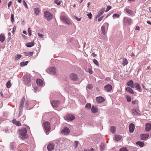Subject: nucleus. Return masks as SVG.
Segmentation results:
<instances>
[{
  "label": "nucleus",
  "instance_id": "obj_1",
  "mask_svg": "<svg viewBox=\"0 0 151 151\" xmlns=\"http://www.w3.org/2000/svg\"><path fill=\"white\" fill-rule=\"evenodd\" d=\"M27 130L26 128H21L19 131V137L22 139H24L26 137Z\"/></svg>",
  "mask_w": 151,
  "mask_h": 151
},
{
  "label": "nucleus",
  "instance_id": "obj_2",
  "mask_svg": "<svg viewBox=\"0 0 151 151\" xmlns=\"http://www.w3.org/2000/svg\"><path fill=\"white\" fill-rule=\"evenodd\" d=\"M60 18L61 20H63L66 24L68 25L70 24H71V22L69 21L68 19L65 15V13L63 12L62 13Z\"/></svg>",
  "mask_w": 151,
  "mask_h": 151
},
{
  "label": "nucleus",
  "instance_id": "obj_3",
  "mask_svg": "<svg viewBox=\"0 0 151 151\" xmlns=\"http://www.w3.org/2000/svg\"><path fill=\"white\" fill-rule=\"evenodd\" d=\"M44 17L48 21H50L53 18V15L48 11H45L44 12Z\"/></svg>",
  "mask_w": 151,
  "mask_h": 151
},
{
  "label": "nucleus",
  "instance_id": "obj_4",
  "mask_svg": "<svg viewBox=\"0 0 151 151\" xmlns=\"http://www.w3.org/2000/svg\"><path fill=\"white\" fill-rule=\"evenodd\" d=\"M132 21V20L130 18L124 17L123 18V22L125 26L130 25Z\"/></svg>",
  "mask_w": 151,
  "mask_h": 151
},
{
  "label": "nucleus",
  "instance_id": "obj_5",
  "mask_svg": "<svg viewBox=\"0 0 151 151\" xmlns=\"http://www.w3.org/2000/svg\"><path fill=\"white\" fill-rule=\"evenodd\" d=\"M43 125L46 132H49L50 129V124L49 122L44 121Z\"/></svg>",
  "mask_w": 151,
  "mask_h": 151
},
{
  "label": "nucleus",
  "instance_id": "obj_6",
  "mask_svg": "<svg viewBox=\"0 0 151 151\" xmlns=\"http://www.w3.org/2000/svg\"><path fill=\"white\" fill-rule=\"evenodd\" d=\"M70 79L73 81H77L78 79V76L75 73H71L69 76Z\"/></svg>",
  "mask_w": 151,
  "mask_h": 151
},
{
  "label": "nucleus",
  "instance_id": "obj_7",
  "mask_svg": "<svg viewBox=\"0 0 151 151\" xmlns=\"http://www.w3.org/2000/svg\"><path fill=\"white\" fill-rule=\"evenodd\" d=\"M31 81V77L29 76H26L24 77V82L25 84L27 85Z\"/></svg>",
  "mask_w": 151,
  "mask_h": 151
},
{
  "label": "nucleus",
  "instance_id": "obj_8",
  "mask_svg": "<svg viewBox=\"0 0 151 151\" xmlns=\"http://www.w3.org/2000/svg\"><path fill=\"white\" fill-rule=\"evenodd\" d=\"M47 72L52 75L55 74L56 72V68L54 67L50 68L47 70Z\"/></svg>",
  "mask_w": 151,
  "mask_h": 151
},
{
  "label": "nucleus",
  "instance_id": "obj_9",
  "mask_svg": "<svg viewBox=\"0 0 151 151\" xmlns=\"http://www.w3.org/2000/svg\"><path fill=\"white\" fill-rule=\"evenodd\" d=\"M65 118V119L70 121L75 119V117L73 114H68L66 116Z\"/></svg>",
  "mask_w": 151,
  "mask_h": 151
},
{
  "label": "nucleus",
  "instance_id": "obj_10",
  "mask_svg": "<svg viewBox=\"0 0 151 151\" xmlns=\"http://www.w3.org/2000/svg\"><path fill=\"white\" fill-rule=\"evenodd\" d=\"M70 130L68 128L65 127L61 131V133L65 135H67L70 132Z\"/></svg>",
  "mask_w": 151,
  "mask_h": 151
},
{
  "label": "nucleus",
  "instance_id": "obj_11",
  "mask_svg": "<svg viewBox=\"0 0 151 151\" xmlns=\"http://www.w3.org/2000/svg\"><path fill=\"white\" fill-rule=\"evenodd\" d=\"M60 104V101H53L51 102L52 106L54 107H57Z\"/></svg>",
  "mask_w": 151,
  "mask_h": 151
},
{
  "label": "nucleus",
  "instance_id": "obj_12",
  "mask_svg": "<svg viewBox=\"0 0 151 151\" xmlns=\"http://www.w3.org/2000/svg\"><path fill=\"white\" fill-rule=\"evenodd\" d=\"M96 101L98 103H101L103 102L105 100L104 98L101 96L98 97L96 98Z\"/></svg>",
  "mask_w": 151,
  "mask_h": 151
},
{
  "label": "nucleus",
  "instance_id": "obj_13",
  "mask_svg": "<svg viewBox=\"0 0 151 151\" xmlns=\"http://www.w3.org/2000/svg\"><path fill=\"white\" fill-rule=\"evenodd\" d=\"M25 102V97H24L22 99L21 101L20 102L19 104L20 106L19 107V109L22 110V108L23 107V104Z\"/></svg>",
  "mask_w": 151,
  "mask_h": 151
},
{
  "label": "nucleus",
  "instance_id": "obj_14",
  "mask_svg": "<svg viewBox=\"0 0 151 151\" xmlns=\"http://www.w3.org/2000/svg\"><path fill=\"white\" fill-rule=\"evenodd\" d=\"M105 89L107 91H111L112 89V86L110 84H108L106 85L104 87Z\"/></svg>",
  "mask_w": 151,
  "mask_h": 151
},
{
  "label": "nucleus",
  "instance_id": "obj_15",
  "mask_svg": "<svg viewBox=\"0 0 151 151\" xmlns=\"http://www.w3.org/2000/svg\"><path fill=\"white\" fill-rule=\"evenodd\" d=\"M54 145L53 143L49 144L47 147V150L49 151H51L54 148Z\"/></svg>",
  "mask_w": 151,
  "mask_h": 151
},
{
  "label": "nucleus",
  "instance_id": "obj_16",
  "mask_svg": "<svg viewBox=\"0 0 151 151\" xmlns=\"http://www.w3.org/2000/svg\"><path fill=\"white\" fill-rule=\"evenodd\" d=\"M149 136L148 134H142L141 135V139L142 140H145Z\"/></svg>",
  "mask_w": 151,
  "mask_h": 151
},
{
  "label": "nucleus",
  "instance_id": "obj_17",
  "mask_svg": "<svg viewBox=\"0 0 151 151\" xmlns=\"http://www.w3.org/2000/svg\"><path fill=\"white\" fill-rule=\"evenodd\" d=\"M151 129V124L149 123H147L145 125V131L149 132Z\"/></svg>",
  "mask_w": 151,
  "mask_h": 151
},
{
  "label": "nucleus",
  "instance_id": "obj_18",
  "mask_svg": "<svg viewBox=\"0 0 151 151\" xmlns=\"http://www.w3.org/2000/svg\"><path fill=\"white\" fill-rule=\"evenodd\" d=\"M105 10V8H104L103 9H101L98 12V14L97 16H96V18H97L101 16L103 14Z\"/></svg>",
  "mask_w": 151,
  "mask_h": 151
},
{
  "label": "nucleus",
  "instance_id": "obj_19",
  "mask_svg": "<svg viewBox=\"0 0 151 151\" xmlns=\"http://www.w3.org/2000/svg\"><path fill=\"white\" fill-rule=\"evenodd\" d=\"M129 130L130 132H133L134 130V124L131 123L129 125Z\"/></svg>",
  "mask_w": 151,
  "mask_h": 151
},
{
  "label": "nucleus",
  "instance_id": "obj_20",
  "mask_svg": "<svg viewBox=\"0 0 151 151\" xmlns=\"http://www.w3.org/2000/svg\"><path fill=\"white\" fill-rule=\"evenodd\" d=\"M132 113L133 115L135 116H139L140 114L135 109H133L132 110Z\"/></svg>",
  "mask_w": 151,
  "mask_h": 151
},
{
  "label": "nucleus",
  "instance_id": "obj_21",
  "mask_svg": "<svg viewBox=\"0 0 151 151\" xmlns=\"http://www.w3.org/2000/svg\"><path fill=\"white\" fill-rule=\"evenodd\" d=\"M36 83L37 85L40 86H42L43 84V81L41 79H38L36 81Z\"/></svg>",
  "mask_w": 151,
  "mask_h": 151
},
{
  "label": "nucleus",
  "instance_id": "obj_22",
  "mask_svg": "<svg viewBox=\"0 0 151 151\" xmlns=\"http://www.w3.org/2000/svg\"><path fill=\"white\" fill-rule=\"evenodd\" d=\"M91 110L93 113H95L98 111V109L96 106H92Z\"/></svg>",
  "mask_w": 151,
  "mask_h": 151
},
{
  "label": "nucleus",
  "instance_id": "obj_23",
  "mask_svg": "<svg viewBox=\"0 0 151 151\" xmlns=\"http://www.w3.org/2000/svg\"><path fill=\"white\" fill-rule=\"evenodd\" d=\"M12 122L13 124H15L17 126H19L21 125V124L19 121H17L15 119H14L12 120Z\"/></svg>",
  "mask_w": 151,
  "mask_h": 151
},
{
  "label": "nucleus",
  "instance_id": "obj_24",
  "mask_svg": "<svg viewBox=\"0 0 151 151\" xmlns=\"http://www.w3.org/2000/svg\"><path fill=\"white\" fill-rule=\"evenodd\" d=\"M23 54L27 56L30 57V56H32L33 54V52H23Z\"/></svg>",
  "mask_w": 151,
  "mask_h": 151
},
{
  "label": "nucleus",
  "instance_id": "obj_25",
  "mask_svg": "<svg viewBox=\"0 0 151 151\" xmlns=\"http://www.w3.org/2000/svg\"><path fill=\"white\" fill-rule=\"evenodd\" d=\"M34 45V41H32L30 42H29L27 43L26 44V46L27 47H30L33 46Z\"/></svg>",
  "mask_w": 151,
  "mask_h": 151
},
{
  "label": "nucleus",
  "instance_id": "obj_26",
  "mask_svg": "<svg viewBox=\"0 0 151 151\" xmlns=\"http://www.w3.org/2000/svg\"><path fill=\"white\" fill-rule=\"evenodd\" d=\"M35 14L36 15H38L39 14V12H40V10L38 8H35L34 9Z\"/></svg>",
  "mask_w": 151,
  "mask_h": 151
},
{
  "label": "nucleus",
  "instance_id": "obj_27",
  "mask_svg": "<svg viewBox=\"0 0 151 151\" xmlns=\"http://www.w3.org/2000/svg\"><path fill=\"white\" fill-rule=\"evenodd\" d=\"M127 85L131 87L132 88H134L133 82L132 80H130L128 83H127Z\"/></svg>",
  "mask_w": 151,
  "mask_h": 151
},
{
  "label": "nucleus",
  "instance_id": "obj_28",
  "mask_svg": "<svg viewBox=\"0 0 151 151\" xmlns=\"http://www.w3.org/2000/svg\"><path fill=\"white\" fill-rule=\"evenodd\" d=\"M126 90L127 91L129 92L132 94H133L134 93V92L132 89L129 87H127L126 88Z\"/></svg>",
  "mask_w": 151,
  "mask_h": 151
},
{
  "label": "nucleus",
  "instance_id": "obj_29",
  "mask_svg": "<svg viewBox=\"0 0 151 151\" xmlns=\"http://www.w3.org/2000/svg\"><path fill=\"white\" fill-rule=\"evenodd\" d=\"M128 62L127 59L125 58H123V62L122 63V64L124 66L125 65H126L128 64Z\"/></svg>",
  "mask_w": 151,
  "mask_h": 151
},
{
  "label": "nucleus",
  "instance_id": "obj_30",
  "mask_svg": "<svg viewBox=\"0 0 151 151\" xmlns=\"http://www.w3.org/2000/svg\"><path fill=\"white\" fill-rule=\"evenodd\" d=\"M136 144L142 147L144 145V143L143 142L138 141L136 142Z\"/></svg>",
  "mask_w": 151,
  "mask_h": 151
},
{
  "label": "nucleus",
  "instance_id": "obj_31",
  "mask_svg": "<svg viewBox=\"0 0 151 151\" xmlns=\"http://www.w3.org/2000/svg\"><path fill=\"white\" fill-rule=\"evenodd\" d=\"M110 130L111 132L113 133H114L116 131V127L114 126H112L110 127Z\"/></svg>",
  "mask_w": 151,
  "mask_h": 151
},
{
  "label": "nucleus",
  "instance_id": "obj_32",
  "mask_svg": "<svg viewBox=\"0 0 151 151\" xmlns=\"http://www.w3.org/2000/svg\"><path fill=\"white\" fill-rule=\"evenodd\" d=\"M125 11L127 13L130 15H132L134 14V12L132 10H129V9H126Z\"/></svg>",
  "mask_w": 151,
  "mask_h": 151
},
{
  "label": "nucleus",
  "instance_id": "obj_33",
  "mask_svg": "<svg viewBox=\"0 0 151 151\" xmlns=\"http://www.w3.org/2000/svg\"><path fill=\"white\" fill-rule=\"evenodd\" d=\"M134 85L135 86L136 88L138 89L139 91H140L141 90V87L139 84V83H134Z\"/></svg>",
  "mask_w": 151,
  "mask_h": 151
},
{
  "label": "nucleus",
  "instance_id": "obj_34",
  "mask_svg": "<svg viewBox=\"0 0 151 151\" xmlns=\"http://www.w3.org/2000/svg\"><path fill=\"white\" fill-rule=\"evenodd\" d=\"M28 63V61H26V62H22L20 63V65L21 66H24L27 65Z\"/></svg>",
  "mask_w": 151,
  "mask_h": 151
},
{
  "label": "nucleus",
  "instance_id": "obj_35",
  "mask_svg": "<svg viewBox=\"0 0 151 151\" xmlns=\"http://www.w3.org/2000/svg\"><path fill=\"white\" fill-rule=\"evenodd\" d=\"M101 30L102 32L104 35H105L106 34L105 27V26H103L101 27Z\"/></svg>",
  "mask_w": 151,
  "mask_h": 151
},
{
  "label": "nucleus",
  "instance_id": "obj_36",
  "mask_svg": "<svg viewBox=\"0 0 151 151\" xmlns=\"http://www.w3.org/2000/svg\"><path fill=\"white\" fill-rule=\"evenodd\" d=\"M105 148L104 144L102 143L100 145V149L101 151L103 150Z\"/></svg>",
  "mask_w": 151,
  "mask_h": 151
},
{
  "label": "nucleus",
  "instance_id": "obj_37",
  "mask_svg": "<svg viewBox=\"0 0 151 151\" xmlns=\"http://www.w3.org/2000/svg\"><path fill=\"white\" fill-rule=\"evenodd\" d=\"M5 40V37L3 35L1 34L0 35V41L3 42Z\"/></svg>",
  "mask_w": 151,
  "mask_h": 151
},
{
  "label": "nucleus",
  "instance_id": "obj_38",
  "mask_svg": "<svg viewBox=\"0 0 151 151\" xmlns=\"http://www.w3.org/2000/svg\"><path fill=\"white\" fill-rule=\"evenodd\" d=\"M121 139V137L120 135H115V139L116 141H118Z\"/></svg>",
  "mask_w": 151,
  "mask_h": 151
},
{
  "label": "nucleus",
  "instance_id": "obj_39",
  "mask_svg": "<svg viewBox=\"0 0 151 151\" xmlns=\"http://www.w3.org/2000/svg\"><path fill=\"white\" fill-rule=\"evenodd\" d=\"M11 86V82L10 81H8L6 83V86L7 88H9Z\"/></svg>",
  "mask_w": 151,
  "mask_h": 151
},
{
  "label": "nucleus",
  "instance_id": "obj_40",
  "mask_svg": "<svg viewBox=\"0 0 151 151\" xmlns=\"http://www.w3.org/2000/svg\"><path fill=\"white\" fill-rule=\"evenodd\" d=\"M85 107L88 109H90L91 108V104H87L85 106Z\"/></svg>",
  "mask_w": 151,
  "mask_h": 151
},
{
  "label": "nucleus",
  "instance_id": "obj_41",
  "mask_svg": "<svg viewBox=\"0 0 151 151\" xmlns=\"http://www.w3.org/2000/svg\"><path fill=\"white\" fill-rule=\"evenodd\" d=\"M54 2L58 5H59L60 4V1L58 0H54Z\"/></svg>",
  "mask_w": 151,
  "mask_h": 151
},
{
  "label": "nucleus",
  "instance_id": "obj_42",
  "mask_svg": "<svg viewBox=\"0 0 151 151\" xmlns=\"http://www.w3.org/2000/svg\"><path fill=\"white\" fill-rule=\"evenodd\" d=\"M22 2L23 4L24 5L25 7L27 8V9H28V6L26 3L25 1L24 0H23Z\"/></svg>",
  "mask_w": 151,
  "mask_h": 151
},
{
  "label": "nucleus",
  "instance_id": "obj_43",
  "mask_svg": "<svg viewBox=\"0 0 151 151\" xmlns=\"http://www.w3.org/2000/svg\"><path fill=\"white\" fill-rule=\"evenodd\" d=\"M93 62L97 66H99V63L97 60L96 59H94L93 60Z\"/></svg>",
  "mask_w": 151,
  "mask_h": 151
},
{
  "label": "nucleus",
  "instance_id": "obj_44",
  "mask_svg": "<svg viewBox=\"0 0 151 151\" xmlns=\"http://www.w3.org/2000/svg\"><path fill=\"white\" fill-rule=\"evenodd\" d=\"M28 32L29 33V36H31L32 34H31V30L30 28H29L28 29Z\"/></svg>",
  "mask_w": 151,
  "mask_h": 151
},
{
  "label": "nucleus",
  "instance_id": "obj_45",
  "mask_svg": "<svg viewBox=\"0 0 151 151\" xmlns=\"http://www.w3.org/2000/svg\"><path fill=\"white\" fill-rule=\"evenodd\" d=\"M78 144V141H76L74 142V146L75 148H76Z\"/></svg>",
  "mask_w": 151,
  "mask_h": 151
},
{
  "label": "nucleus",
  "instance_id": "obj_46",
  "mask_svg": "<svg viewBox=\"0 0 151 151\" xmlns=\"http://www.w3.org/2000/svg\"><path fill=\"white\" fill-rule=\"evenodd\" d=\"M127 100L128 102H130L131 101V98L129 96H127Z\"/></svg>",
  "mask_w": 151,
  "mask_h": 151
},
{
  "label": "nucleus",
  "instance_id": "obj_47",
  "mask_svg": "<svg viewBox=\"0 0 151 151\" xmlns=\"http://www.w3.org/2000/svg\"><path fill=\"white\" fill-rule=\"evenodd\" d=\"M14 17L13 14H12L11 15V21L12 23L14 22Z\"/></svg>",
  "mask_w": 151,
  "mask_h": 151
},
{
  "label": "nucleus",
  "instance_id": "obj_48",
  "mask_svg": "<svg viewBox=\"0 0 151 151\" xmlns=\"http://www.w3.org/2000/svg\"><path fill=\"white\" fill-rule=\"evenodd\" d=\"M16 56L17 57H16V60H19L22 57V55H20L17 54L16 55Z\"/></svg>",
  "mask_w": 151,
  "mask_h": 151
},
{
  "label": "nucleus",
  "instance_id": "obj_49",
  "mask_svg": "<svg viewBox=\"0 0 151 151\" xmlns=\"http://www.w3.org/2000/svg\"><path fill=\"white\" fill-rule=\"evenodd\" d=\"M119 14H114L113 15V17H116V18H118L119 17Z\"/></svg>",
  "mask_w": 151,
  "mask_h": 151
},
{
  "label": "nucleus",
  "instance_id": "obj_50",
  "mask_svg": "<svg viewBox=\"0 0 151 151\" xmlns=\"http://www.w3.org/2000/svg\"><path fill=\"white\" fill-rule=\"evenodd\" d=\"M93 88V86L91 84H89L88 86V88L90 89H92Z\"/></svg>",
  "mask_w": 151,
  "mask_h": 151
},
{
  "label": "nucleus",
  "instance_id": "obj_51",
  "mask_svg": "<svg viewBox=\"0 0 151 151\" xmlns=\"http://www.w3.org/2000/svg\"><path fill=\"white\" fill-rule=\"evenodd\" d=\"M24 103H25V106L27 107L28 106L29 103L28 101L25 100V102Z\"/></svg>",
  "mask_w": 151,
  "mask_h": 151
},
{
  "label": "nucleus",
  "instance_id": "obj_52",
  "mask_svg": "<svg viewBox=\"0 0 151 151\" xmlns=\"http://www.w3.org/2000/svg\"><path fill=\"white\" fill-rule=\"evenodd\" d=\"M119 151H128L126 148H123L120 150Z\"/></svg>",
  "mask_w": 151,
  "mask_h": 151
},
{
  "label": "nucleus",
  "instance_id": "obj_53",
  "mask_svg": "<svg viewBox=\"0 0 151 151\" xmlns=\"http://www.w3.org/2000/svg\"><path fill=\"white\" fill-rule=\"evenodd\" d=\"M87 16L89 19H91L92 18V14L91 13H90L87 14Z\"/></svg>",
  "mask_w": 151,
  "mask_h": 151
},
{
  "label": "nucleus",
  "instance_id": "obj_54",
  "mask_svg": "<svg viewBox=\"0 0 151 151\" xmlns=\"http://www.w3.org/2000/svg\"><path fill=\"white\" fill-rule=\"evenodd\" d=\"M74 18L78 21H80L81 19V18H79L76 16L74 17Z\"/></svg>",
  "mask_w": 151,
  "mask_h": 151
},
{
  "label": "nucleus",
  "instance_id": "obj_55",
  "mask_svg": "<svg viewBox=\"0 0 151 151\" xmlns=\"http://www.w3.org/2000/svg\"><path fill=\"white\" fill-rule=\"evenodd\" d=\"M17 28V26H14L13 28V33L14 34V32H15Z\"/></svg>",
  "mask_w": 151,
  "mask_h": 151
},
{
  "label": "nucleus",
  "instance_id": "obj_56",
  "mask_svg": "<svg viewBox=\"0 0 151 151\" xmlns=\"http://www.w3.org/2000/svg\"><path fill=\"white\" fill-rule=\"evenodd\" d=\"M38 36L40 37L41 38H43V37L44 35H43L42 34L40 33H38Z\"/></svg>",
  "mask_w": 151,
  "mask_h": 151
},
{
  "label": "nucleus",
  "instance_id": "obj_57",
  "mask_svg": "<svg viewBox=\"0 0 151 151\" xmlns=\"http://www.w3.org/2000/svg\"><path fill=\"white\" fill-rule=\"evenodd\" d=\"M137 102V100H135L132 101V103L133 104H136Z\"/></svg>",
  "mask_w": 151,
  "mask_h": 151
},
{
  "label": "nucleus",
  "instance_id": "obj_58",
  "mask_svg": "<svg viewBox=\"0 0 151 151\" xmlns=\"http://www.w3.org/2000/svg\"><path fill=\"white\" fill-rule=\"evenodd\" d=\"M111 9V7L110 6H108L106 9V11L107 12L109 11L110 9Z\"/></svg>",
  "mask_w": 151,
  "mask_h": 151
},
{
  "label": "nucleus",
  "instance_id": "obj_59",
  "mask_svg": "<svg viewBox=\"0 0 151 151\" xmlns=\"http://www.w3.org/2000/svg\"><path fill=\"white\" fill-rule=\"evenodd\" d=\"M19 113L18 114V117H20V116H21V114L22 113V110L19 109Z\"/></svg>",
  "mask_w": 151,
  "mask_h": 151
},
{
  "label": "nucleus",
  "instance_id": "obj_60",
  "mask_svg": "<svg viewBox=\"0 0 151 151\" xmlns=\"http://www.w3.org/2000/svg\"><path fill=\"white\" fill-rule=\"evenodd\" d=\"M104 17V16H101V17H100L98 20V21L99 22H100L101 21L102 19H103V18Z\"/></svg>",
  "mask_w": 151,
  "mask_h": 151
},
{
  "label": "nucleus",
  "instance_id": "obj_61",
  "mask_svg": "<svg viewBox=\"0 0 151 151\" xmlns=\"http://www.w3.org/2000/svg\"><path fill=\"white\" fill-rule=\"evenodd\" d=\"M12 4V2L11 1H10L8 3V7H10L11 5Z\"/></svg>",
  "mask_w": 151,
  "mask_h": 151
},
{
  "label": "nucleus",
  "instance_id": "obj_62",
  "mask_svg": "<svg viewBox=\"0 0 151 151\" xmlns=\"http://www.w3.org/2000/svg\"><path fill=\"white\" fill-rule=\"evenodd\" d=\"M139 26L136 27L135 30H139Z\"/></svg>",
  "mask_w": 151,
  "mask_h": 151
},
{
  "label": "nucleus",
  "instance_id": "obj_63",
  "mask_svg": "<svg viewBox=\"0 0 151 151\" xmlns=\"http://www.w3.org/2000/svg\"><path fill=\"white\" fill-rule=\"evenodd\" d=\"M89 73L92 74L93 73V72L92 71V70H89Z\"/></svg>",
  "mask_w": 151,
  "mask_h": 151
},
{
  "label": "nucleus",
  "instance_id": "obj_64",
  "mask_svg": "<svg viewBox=\"0 0 151 151\" xmlns=\"http://www.w3.org/2000/svg\"><path fill=\"white\" fill-rule=\"evenodd\" d=\"M92 55L93 57H95L96 56V54H95V53L93 52L92 53Z\"/></svg>",
  "mask_w": 151,
  "mask_h": 151
}]
</instances>
